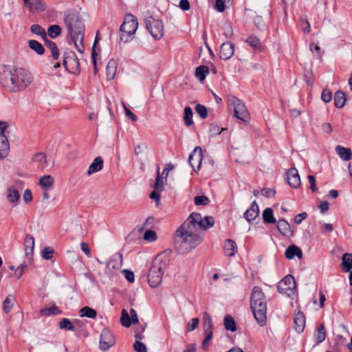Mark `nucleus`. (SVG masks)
<instances>
[{"instance_id":"obj_1","label":"nucleus","mask_w":352,"mask_h":352,"mask_svg":"<svg viewBox=\"0 0 352 352\" xmlns=\"http://www.w3.org/2000/svg\"><path fill=\"white\" fill-rule=\"evenodd\" d=\"M214 223L212 217L202 218L199 213H191L177 230L179 251L184 254L195 248L201 243L204 231L213 226Z\"/></svg>"},{"instance_id":"obj_2","label":"nucleus","mask_w":352,"mask_h":352,"mask_svg":"<svg viewBox=\"0 0 352 352\" xmlns=\"http://www.w3.org/2000/svg\"><path fill=\"white\" fill-rule=\"evenodd\" d=\"M33 81L32 74L24 69H5L0 73V82L9 91L25 89Z\"/></svg>"},{"instance_id":"obj_3","label":"nucleus","mask_w":352,"mask_h":352,"mask_svg":"<svg viewBox=\"0 0 352 352\" xmlns=\"http://www.w3.org/2000/svg\"><path fill=\"white\" fill-rule=\"evenodd\" d=\"M64 22L71 36L76 50L82 53L85 50L83 44L84 25L75 13H69L64 18Z\"/></svg>"},{"instance_id":"obj_4","label":"nucleus","mask_w":352,"mask_h":352,"mask_svg":"<svg viewBox=\"0 0 352 352\" xmlns=\"http://www.w3.org/2000/svg\"><path fill=\"white\" fill-rule=\"evenodd\" d=\"M250 306L254 316L261 326H263L267 320V302L265 296L261 287L255 286L252 289L250 298Z\"/></svg>"},{"instance_id":"obj_5","label":"nucleus","mask_w":352,"mask_h":352,"mask_svg":"<svg viewBox=\"0 0 352 352\" xmlns=\"http://www.w3.org/2000/svg\"><path fill=\"white\" fill-rule=\"evenodd\" d=\"M138 28V19L132 14H126L120 26V39L126 43L129 37L133 35Z\"/></svg>"},{"instance_id":"obj_6","label":"nucleus","mask_w":352,"mask_h":352,"mask_svg":"<svg viewBox=\"0 0 352 352\" xmlns=\"http://www.w3.org/2000/svg\"><path fill=\"white\" fill-rule=\"evenodd\" d=\"M146 28L152 37L157 41L162 38L164 27L162 20L148 16L145 19Z\"/></svg>"},{"instance_id":"obj_7","label":"nucleus","mask_w":352,"mask_h":352,"mask_svg":"<svg viewBox=\"0 0 352 352\" xmlns=\"http://www.w3.org/2000/svg\"><path fill=\"white\" fill-rule=\"evenodd\" d=\"M278 292L288 297L293 296L296 292V284L292 275L285 276L277 285Z\"/></svg>"},{"instance_id":"obj_8","label":"nucleus","mask_w":352,"mask_h":352,"mask_svg":"<svg viewBox=\"0 0 352 352\" xmlns=\"http://www.w3.org/2000/svg\"><path fill=\"white\" fill-rule=\"evenodd\" d=\"M229 103L234 109V116L243 122H248L250 115L244 103L235 96L230 97Z\"/></svg>"},{"instance_id":"obj_9","label":"nucleus","mask_w":352,"mask_h":352,"mask_svg":"<svg viewBox=\"0 0 352 352\" xmlns=\"http://www.w3.org/2000/svg\"><path fill=\"white\" fill-rule=\"evenodd\" d=\"M116 343L115 338L111 330L104 329L100 335V349L102 351H107L113 346Z\"/></svg>"},{"instance_id":"obj_10","label":"nucleus","mask_w":352,"mask_h":352,"mask_svg":"<svg viewBox=\"0 0 352 352\" xmlns=\"http://www.w3.org/2000/svg\"><path fill=\"white\" fill-rule=\"evenodd\" d=\"M34 248V239L30 234H27L24 239V252L28 263H31L33 260Z\"/></svg>"},{"instance_id":"obj_11","label":"nucleus","mask_w":352,"mask_h":352,"mask_svg":"<svg viewBox=\"0 0 352 352\" xmlns=\"http://www.w3.org/2000/svg\"><path fill=\"white\" fill-rule=\"evenodd\" d=\"M29 11L33 14L40 13L46 9V5L42 0H23Z\"/></svg>"},{"instance_id":"obj_12","label":"nucleus","mask_w":352,"mask_h":352,"mask_svg":"<svg viewBox=\"0 0 352 352\" xmlns=\"http://www.w3.org/2000/svg\"><path fill=\"white\" fill-rule=\"evenodd\" d=\"M203 157L202 148L200 146H196L188 157V162L192 168L197 165L198 169L200 168Z\"/></svg>"},{"instance_id":"obj_13","label":"nucleus","mask_w":352,"mask_h":352,"mask_svg":"<svg viewBox=\"0 0 352 352\" xmlns=\"http://www.w3.org/2000/svg\"><path fill=\"white\" fill-rule=\"evenodd\" d=\"M287 175L288 184L291 187L297 188L300 186V178L296 168H289L287 172Z\"/></svg>"},{"instance_id":"obj_14","label":"nucleus","mask_w":352,"mask_h":352,"mask_svg":"<svg viewBox=\"0 0 352 352\" xmlns=\"http://www.w3.org/2000/svg\"><path fill=\"white\" fill-rule=\"evenodd\" d=\"M219 57L223 60L230 58L234 54V45L230 42L221 44L219 50Z\"/></svg>"},{"instance_id":"obj_15","label":"nucleus","mask_w":352,"mask_h":352,"mask_svg":"<svg viewBox=\"0 0 352 352\" xmlns=\"http://www.w3.org/2000/svg\"><path fill=\"white\" fill-rule=\"evenodd\" d=\"M305 327V317L302 312L298 311L294 316V328L298 333H302Z\"/></svg>"},{"instance_id":"obj_16","label":"nucleus","mask_w":352,"mask_h":352,"mask_svg":"<svg viewBox=\"0 0 352 352\" xmlns=\"http://www.w3.org/2000/svg\"><path fill=\"white\" fill-rule=\"evenodd\" d=\"M162 276L160 272H157L151 267L148 275V282L151 287H156L162 282Z\"/></svg>"},{"instance_id":"obj_17","label":"nucleus","mask_w":352,"mask_h":352,"mask_svg":"<svg viewBox=\"0 0 352 352\" xmlns=\"http://www.w3.org/2000/svg\"><path fill=\"white\" fill-rule=\"evenodd\" d=\"M277 229L283 235L289 237L293 235L289 223L285 219H280L277 222Z\"/></svg>"},{"instance_id":"obj_18","label":"nucleus","mask_w":352,"mask_h":352,"mask_svg":"<svg viewBox=\"0 0 352 352\" xmlns=\"http://www.w3.org/2000/svg\"><path fill=\"white\" fill-rule=\"evenodd\" d=\"M6 198L9 203L16 206L20 199V194L14 186H10L6 190Z\"/></svg>"},{"instance_id":"obj_19","label":"nucleus","mask_w":352,"mask_h":352,"mask_svg":"<svg viewBox=\"0 0 352 352\" xmlns=\"http://www.w3.org/2000/svg\"><path fill=\"white\" fill-rule=\"evenodd\" d=\"M259 208L256 201H253L251 207L243 214L244 217L248 221L254 220L258 215Z\"/></svg>"},{"instance_id":"obj_20","label":"nucleus","mask_w":352,"mask_h":352,"mask_svg":"<svg viewBox=\"0 0 352 352\" xmlns=\"http://www.w3.org/2000/svg\"><path fill=\"white\" fill-rule=\"evenodd\" d=\"M103 168V160L101 157H96L89 166L87 175H91L102 170Z\"/></svg>"},{"instance_id":"obj_21","label":"nucleus","mask_w":352,"mask_h":352,"mask_svg":"<svg viewBox=\"0 0 352 352\" xmlns=\"http://www.w3.org/2000/svg\"><path fill=\"white\" fill-rule=\"evenodd\" d=\"M224 253L228 256H232L237 250L236 243L232 239H227L223 246Z\"/></svg>"},{"instance_id":"obj_22","label":"nucleus","mask_w":352,"mask_h":352,"mask_svg":"<svg viewBox=\"0 0 352 352\" xmlns=\"http://www.w3.org/2000/svg\"><path fill=\"white\" fill-rule=\"evenodd\" d=\"M118 63L114 59H111L106 68V75L108 80H112L114 78L117 72Z\"/></svg>"},{"instance_id":"obj_23","label":"nucleus","mask_w":352,"mask_h":352,"mask_svg":"<svg viewBox=\"0 0 352 352\" xmlns=\"http://www.w3.org/2000/svg\"><path fill=\"white\" fill-rule=\"evenodd\" d=\"M285 255L288 259H292L295 256L300 258L302 256V252L298 247L292 245L286 250Z\"/></svg>"},{"instance_id":"obj_24","label":"nucleus","mask_w":352,"mask_h":352,"mask_svg":"<svg viewBox=\"0 0 352 352\" xmlns=\"http://www.w3.org/2000/svg\"><path fill=\"white\" fill-rule=\"evenodd\" d=\"M326 338V331L324 325L321 324L318 326L314 333V342L315 345L322 342Z\"/></svg>"},{"instance_id":"obj_25","label":"nucleus","mask_w":352,"mask_h":352,"mask_svg":"<svg viewBox=\"0 0 352 352\" xmlns=\"http://www.w3.org/2000/svg\"><path fill=\"white\" fill-rule=\"evenodd\" d=\"M9 142L5 134L0 133V159L4 158L9 150Z\"/></svg>"},{"instance_id":"obj_26","label":"nucleus","mask_w":352,"mask_h":352,"mask_svg":"<svg viewBox=\"0 0 352 352\" xmlns=\"http://www.w3.org/2000/svg\"><path fill=\"white\" fill-rule=\"evenodd\" d=\"M341 266L342 270L345 272H349L352 269V254L345 253L342 257Z\"/></svg>"},{"instance_id":"obj_27","label":"nucleus","mask_w":352,"mask_h":352,"mask_svg":"<svg viewBox=\"0 0 352 352\" xmlns=\"http://www.w3.org/2000/svg\"><path fill=\"white\" fill-rule=\"evenodd\" d=\"M336 151L341 159L344 161H349L351 158V151L349 148H345L342 146L338 145L336 147Z\"/></svg>"},{"instance_id":"obj_28","label":"nucleus","mask_w":352,"mask_h":352,"mask_svg":"<svg viewBox=\"0 0 352 352\" xmlns=\"http://www.w3.org/2000/svg\"><path fill=\"white\" fill-rule=\"evenodd\" d=\"M151 267L155 270L157 272H160L162 274V276H163L167 267V263L166 261H163L160 258H156L154 260L151 265Z\"/></svg>"},{"instance_id":"obj_29","label":"nucleus","mask_w":352,"mask_h":352,"mask_svg":"<svg viewBox=\"0 0 352 352\" xmlns=\"http://www.w3.org/2000/svg\"><path fill=\"white\" fill-rule=\"evenodd\" d=\"M45 44L46 47L50 50L52 58L54 60L58 59L59 57V50L56 43L47 38H45Z\"/></svg>"},{"instance_id":"obj_30","label":"nucleus","mask_w":352,"mask_h":352,"mask_svg":"<svg viewBox=\"0 0 352 352\" xmlns=\"http://www.w3.org/2000/svg\"><path fill=\"white\" fill-rule=\"evenodd\" d=\"M54 182V178L50 175H45L40 178L39 185L44 188L48 189L52 188Z\"/></svg>"},{"instance_id":"obj_31","label":"nucleus","mask_w":352,"mask_h":352,"mask_svg":"<svg viewBox=\"0 0 352 352\" xmlns=\"http://www.w3.org/2000/svg\"><path fill=\"white\" fill-rule=\"evenodd\" d=\"M79 315L80 317L96 318L97 316V312L95 309L86 306L80 309Z\"/></svg>"},{"instance_id":"obj_32","label":"nucleus","mask_w":352,"mask_h":352,"mask_svg":"<svg viewBox=\"0 0 352 352\" xmlns=\"http://www.w3.org/2000/svg\"><path fill=\"white\" fill-rule=\"evenodd\" d=\"M29 47L39 55L44 54L45 49L41 43L35 40H30L28 42Z\"/></svg>"},{"instance_id":"obj_33","label":"nucleus","mask_w":352,"mask_h":352,"mask_svg":"<svg viewBox=\"0 0 352 352\" xmlns=\"http://www.w3.org/2000/svg\"><path fill=\"white\" fill-rule=\"evenodd\" d=\"M223 324H224L225 329L226 330H229L232 332H234L236 330L234 320L230 315H227L225 316L224 320H223Z\"/></svg>"},{"instance_id":"obj_34","label":"nucleus","mask_w":352,"mask_h":352,"mask_svg":"<svg viewBox=\"0 0 352 352\" xmlns=\"http://www.w3.org/2000/svg\"><path fill=\"white\" fill-rule=\"evenodd\" d=\"M346 102L345 94L342 91H337L334 96V104L336 107H342Z\"/></svg>"},{"instance_id":"obj_35","label":"nucleus","mask_w":352,"mask_h":352,"mask_svg":"<svg viewBox=\"0 0 352 352\" xmlns=\"http://www.w3.org/2000/svg\"><path fill=\"white\" fill-rule=\"evenodd\" d=\"M192 111L190 107H186L184 108V121L187 126H190L194 124L192 120Z\"/></svg>"},{"instance_id":"obj_36","label":"nucleus","mask_w":352,"mask_h":352,"mask_svg":"<svg viewBox=\"0 0 352 352\" xmlns=\"http://www.w3.org/2000/svg\"><path fill=\"white\" fill-rule=\"evenodd\" d=\"M208 73L209 69L208 67L204 65L199 66L196 69L195 76L200 81H204Z\"/></svg>"},{"instance_id":"obj_37","label":"nucleus","mask_w":352,"mask_h":352,"mask_svg":"<svg viewBox=\"0 0 352 352\" xmlns=\"http://www.w3.org/2000/svg\"><path fill=\"white\" fill-rule=\"evenodd\" d=\"M15 299L14 296L9 295L3 302V309L6 314L9 313L14 305Z\"/></svg>"},{"instance_id":"obj_38","label":"nucleus","mask_w":352,"mask_h":352,"mask_svg":"<svg viewBox=\"0 0 352 352\" xmlns=\"http://www.w3.org/2000/svg\"><path fill=\"white\" fill-rule=\"evenodd\" d=\"M263 219L267 223H274L276 219L274 217L272 209L267 208L263 212Z\"/></svg>"},{"instance_id":"obj_39","label":"nucleus","mask_w":352,"mask_h":352,"mask_svg":"<svg viewBox=\"0 0 352 352\" xmlns=\"http://www.w3.org/2000/svg\"><path fill=\"white\" fill-rule=\"evenodd\" d=\"M246 43L255 50H261L262 45L260 39L254 36H250L246 39Z\"/></svg>"},{"instance_id":"obj_40","label":"nucleus","mask_w":352,"mask_h":352,"mask_svg":"<svg viewBox=\"0 0 352 352\" xmlns=\"http://www.w3.org/2000/svg\"><path fill=\"white\" fill-rule=\"evenodd\" d=\"M40 313L42 316H47L50 315H58L61 313L59 309L56 305H52L50 307L42 309L40 311Z\"/></svg>"},{"instance_id":"obj_41","label":"nucleus","mask_w":352,"mask_h":352,"mask_svg":"<svg viewBox=\"0 0 352 352\" xmlns=\"http://www.w3.org/2000/svg\"><path fill=\"white\" fill-rule=\"evenodd\" d=\"M203 325L204 331L213 330L212 318L207 313L204 314Z\"/></svg>"},{"instance_id":"obj_42","label":"nucleus","mask_w":352,"mask_h":352,"mask_svg":"<svg viewBox=\"0 0 352 352\" xmlns=\"http://www.w3.org/2000/svg\"><path fill=\"white\" fill-rule=\"evenodd\" d=\"M61 33V28L58 25H52L47 29V34L52 38H55Z\"/></svg>"},{"instance_id":"obj_43","label":"nucleus","mask_w":352,"mask_h":352,"mask_svg":"<svg viewBox=\"0 0 352 352\" xmlns=\"http://www.w3.org/2000/svg\"><path fill=\"white\" fill-rule=\"evenodd\" d=\"M35 162L38 163V166L41 168H43L47 164L46 155L43 153H38L36 154L33 158Z\"/></svg>"},{"instance_id":"obj_44","label":"nucleus","mask_w":352,"mask_h":352,"mask_svg":"<svg viewBox=\"0 0 352 352\" xmlns=\"http://www.w3.org/2000/svg\"><path fill=\"white\" fill-rule=\"evenodd\" d=\"M204 334H205V338L204 339V340L202 342L201 346H202V349L205 351H206L208 350V347L210 345L209 342L212 338L213 330L204 331Z\"/></svg>"},{"instance_id":"obj_45","label":"nucleus","mask_w":352,"mask_h":352,"mask_svg":"<svg viewBox=\"0 0 352 352\" xmlns=\"http://www.w3.org/2000/svg\"><path fill=\"white\" fill-rule=\"evenodd\" d=\"M30 30L32 33L40 35L45 39L46 38V32L41 25L34 24L30 27Z\"/></svg>"},{"instance_id":"obj_46","label":"nucleus","mask_w":352,"mask_h":352,"mask_svg":"<svg viewBox=\"0 0 352 352\" xmlns=\"http://www.w3.org/2000/svg\"><path fill=\"white\" fill-rule=\"evenodd\" d=\"M59 327L61 329H65L68 331H73L74 329V327L72 322L67 318H63L60 320L59 323Z\"/></svg>"},{"instance_id":"obj_47","label":"nucleus","mask_w":352,"mask_h":352,"mask_svg":"<svg viewBox=\"0 0 352 352\" xmlns=\"http://www.w3.org/2000/svg\"><path fill=\"white\" fill-rule=\"evenodd\" d=\"M120 322H121V324L125 327H129L131 324V321L129 315L125 309H123L122 311Z\"/></svg>"},{"instance_id":"obj_48","label":"nucleus","mask_w":352,"mask_h":352,"mask_svg":"<svg viewBox=\"0 0 352 352\" xmlns=\"http://www.w3.org/2000/svg\"><path fill=\"white\" fill-rule=\"evenodd\" d=\"M309 50L317 58H321L323 54L320 46L316 43H311L309 45Z\"/></svg>"},{"instance_id":"obj_49","label":"nucleus","mask_w":352,"mask_h":352,"mask_svg":"<svg viewBox=\"0 0 352 352\" xmlns=\"http://www.w3.org/2000/svg\"><path fill=\"white\" fill-rule=\"evenodd\" d=\"M164 180L160 173V168H157V175L155 184V188L157 191H161L163 189Z\"/></svg>"},{"instance_id":"obj_50","label":"nucleus","mask_w":352,"mask_h":352,"mask_svg":"<svg viewBox=\"0 0 352 352\" xmlns=\"http://www.w3.org/2000/svg\"><path fill=\"white\" fill-rule=\"evenodd\" d=\"M195 204L197 206H206L208 205L210 202L209 199L206 196H197L195 197L194 199Z\"/></svg>"},{"instance_id":"obj_51","label":"nucleus","mask_w":352,"mask_h":352,"mask_svg":"<svg viewBox=\"0 0 352 352\" xmlns=\"http://www.w3.org/2000/svg\"><path fill=\"white\" fill-rule=\"evenodd\" d=\"M223 34L227 38H230L233 34L232 25L229 23H225L223 25Z\"/></svg>"},{"instance_id":"obj_52","label":"nucleus","mask_w":352,"mask_h":352,"mask_svg":"<svg viewBox=\"0 0 352 352\" xmlns=\"http://www.w3.org/2000/svg\"><path fill=\"white\" fill-rule=\"evenodd\" d=\"M195 111L201 118H206L208 116L207 109L204 105L197 104Z\"/></svg>"},{"instance_id":"obj_53","label":"nucleus","mask_w":352,"mask_h":352,"mask_svg":"<svg viewBox=\"0 0 352 352\" xmlns=\"http://www.w3.org/2000/svg\"><path fill=\"white\" fill-rule=\"evenodd\" d=\"M144 239L148 241H154L157 239V234L155 232L147 230L144 234Z\"/></svg>"},{"instance_id":"obj_54","label":"nucleus","mask_w":352,"mask_h":352,"mask_svg":"<svg viewBox=\"0 0 352 352\" xmlns=\"http://www.w3.org/2000/svg\"><path fill=\"white\" fill-rule=\"evenodd\" d=\"M54 250L50 247L45 248L42 251V256L44 259L50 260L52 258Z\"/></svg>"},{"instance_id":"obj_55","label":"nucleus","mask_w":352,"mask_h":352,"mask_svg":"<svg viewBox=\"0 0 352 352\" xmlns=\"http://www.w3.org/2000/svg\"><path fill=\"white\" fill-rule=\"evenodd\" d=\"M199 320L197 318H194L190 320L187 325V331L190 332L195 330L199 325Z\"/></svg>"},{"instance_id":"obj_56","label":"nucleus","mask_w":352,"mask_h":352,"mask_svg":"<svg viewBox=\"0 0 352 352\" xmlns=\"http://www.w3.org/2000/svg\"><path fill=\"white\" fill-rule=\"evenodd\" d=\"M133 349L136 352H147L145 344L138 340H136L134 343Z\"/></svg>"},{"instance_id":"obj_57","label":"nucleus","mask_w":352,"mask_h":352,"mask_svg":"<svg viewBox=\"0 0 352 352\" xmlns=\"http://www.w3.org/2000/svg\"><path fill=\"white\" fill-rule=\"evenodd\" d=\"M28 261L23 262L15 271V276L19 278L23 274L24 270L28 266Z\"/></svg>"},{"instance_id":"obj_58","label":"nucleus","mask_w":352,"mask_h":352,"mask_svg":"<svg viewBox=\"0 0 352 352\" xmlns=\"http://www.w3.org/2000/svg\"><path fill=\"white\" fill-rule=\"evenodd\" d=\"M307 179L309 183V188L312 192L317 191L318 188L316 186V181L315 177L314 175H308Z\"/></svg>"},{"instance_id":"obj_59","label":"nucleus","mask_w":352,"mask_h":352,"mask_svg":"<svg viewBox=\"0 0 352 352\" xmlns=\"http://www.w3.org/2000/svg\"><path fill=\"white\" fill-rule=\"evenodd\" d=\"M322 100L325 102H329L332 99V94L329 90H323L321 96Z\"/></svg>"},{"instance_id":"obj_60","label":"nucleus","mask_w":352,"mask_h":352,"mask_svg":"<svg viewBox=\"0 0 352 352\" xmlns=\"http://www.w3.org/2000/svg\"><path fill=\"white\" fill-rule=\"evenodd\" d=\"M23 199L25 204H29L32 201V194L30 190H25L23 195Z\"/></svg>"},{"instance_id":"obj_61","label":"nucleus","mask_w":352,"mask_h":352,"mask_svg":"<svg viewBox=\"0 0 352 352\" xmlns=\"http://www.w3.org/2000/svg\"><path fill=\"white\" fill-rule=\"evenodd\" d=\"M226 129L221 128V129H219V127L217 125H211L210 129V133L211 135H215L217 134H220L222 131L226 130Z\"/></svg>"},{"instance_id":"obj_62","label":"nucleus","mask_w":352,"mask_h":352,"mask_svg":"<svg viewBox=\"0 0 352 352\" xmlns=\"http://www.w3.org/2000/svg\"><path fill=\"white\" fill-rule=\"evenodd\" d=\"M275 190L272 188H263L261 190V193L263 196L266 197H274L275 195Z\"/></svg>"},{"instance_id":"obj_63","label":"nucleus","mask_w":352,"mask_h":352,"mask_svg":"<svg viewBox=\"0 0 352 352\" xmlns=\"http://www.w3.org/2000/svg\"><path fill=\"white\" fill-rule=\"evenodd\" d=\"M123 274H124L125 278L130 283L134 282V274L131 271L124 270Z\"/></svg>"},{"instance_id":"obj_64","label":"nucleus","mask_w":352,"mask_h":352,"mask_svg":"<svg viewBox=\"0 0 352 352\" xmlns=\"http://www.w3.org/2000/svg\"><path fill=\"white\" fill-rule=\"evenodd\" d=\"M179 6L182 10L187 11L190 9V3L188 0H180Z\"/></svg>"}]
</instances>
